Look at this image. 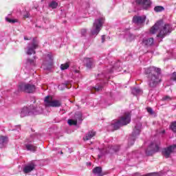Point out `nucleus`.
Returning <instances> with one entry per match:
<instances>
[{
  "label": "nucleus",
  "mask_w": 176,
  "mask_h": 176,
  "mask_svg": "<svg viewBox=\"0 0 176 176\" xmlns=\"http://www.w3.org/2000/svg\"><path fill=\"white\" fill-rule=\"evenodd\" d=\"M120 61H117L114 63V65H111L107 66L105 68L102 73L98 74L96 79L98 82L96 86L89 87V90H91L92 94H94V91H102L104 89V86L108 83V80L112 78V74L114 71H120Z\"/></svg>",
  "instance_id": "f257e3e1"
},
{
  "label": "nucleus",
  "mask_w": 176,
  "mask_h": 176,
  "mask_svg": "<svg viewBox=\"0 0 176 176\" xmlns=\"http://www.w3.org/2000/svg\"><path fill=\"white\" fill-rule=\"evenodd\" d=\"M144 74L146 75L148 86L151 89H155L162 82V69L159 67L151 66L144 68Z\"/></svg>",
  "instance_id": "f03ea898"
},
{
  "label": "nucleus",
  "mask_w": 176,
  "mask_h": 176,
  "mask_svg": "<svg viewBox=\"0 0 176 176\" xmlns=\"http://www.w3.org/2000/svg\"><path fill=\"white\" fill-rule=\"evenodd\" d=\"M160 30L159 34L157 35V38L163 39L166 35H170L173 32V26L170 23L164 25L163 20L157 21L150 30V34H155Z\"/></svg>",
  "instance_id": "7ed1b4c3"
},
{
  "label": "nucleus",
  "mask_w": 176,
  "mask_h": 176,
  "mask_svg": "<svg viewBox=\"0 0 176 176\" xmlns=\"http://www.w3.org/2000/svg\"><path fill=\"white\" fill-rule=\"evenodd\" d=\"M104 21V19L103 17L95 20L92 28L91 29V35H92V36H97V35L100 34Z\"/></svg>",
  "instance_id": "20e7f679"
},
{
  "label": "nucleus",
  "mask_w": 176,
  "mask_h": 176,
  "mask_svg": "<svg viewBox=\"0 0 176 176\" xmlns=\"http://www.w3.org/2000/svg\"><path fill=\"white\" fill-rule=\"evenodd\" d=\"M136 10H149L152 6L151 0H135Z\"/></svg>",
  "instance_id": "39448f33"
},
{
  "label": "nucleus",
  "mask_w": 176,
  "mask_h": 176,
  "mask_svg": "<svg viewBox=\"0 0 176 176\" xmlns=\"http://www.w3.org/2000/svg\"><path fill=\"white\" fill-rule=\"evenodd\" d=\"M36 89V87L34 85L30 83L21 82L18 85V91H23L24 93H28V94L34 93Z\"/></svg>",
  "instance_id": "423d86ee"
},
{
  "label": "nucleus",
  "mask_w": 176,
  "mask_h": 176,
  "mask_svg": "<svg viewBox=\"0 0 176 176\" xmlns=\"http://www.w3.org/2000/svg\"><path fill=\"white\" fill-rule=\"evenodd\" d=\"M38 45L39 43H38L37 38H34L32 39V41L28 44L26 54H28V56H31V54H35L36 53L35 50L38 49Z\"/></svg>",
  "instance_id": "0eeeda50"
},
{
  "label": "nucleus",
  "mask_w": 176,
  "mask_h": 176,
  "mask_svg": "<svg viewBox=\"0 0 176 176\" xmlns=\"http://www.w3.org/2000/svg\"><path fill=\"white\" fill-rule=\"evenodd\" d=\"M42 67L46 71H50L53 67V55L47 54L43 59Z\"/></svg>",
  "instance_id": "6e6552de"
},
{
  "label": "nucleus",
  "mask_w": 176,
  "mask_h": 176,
  "mask_svg": "<svg viewBox=\"0 0 176 176\" xmlns=\"http://www.w3.org/2000/svg\"><path fill=\"white\" fill-rule=\"evenodd\" d=\"M146 21V16H137L135 15L133 17V23L135 25H138V28H134L133 30H140V28H142L144 27V24H145V21Z\"/></svg>",
  "instance_id": "1a4fd4ad"
},
{
  "label": "nucleus",
  "mask_w": 176,
  "mask_h": 176,
  "mask_svg": "<svg viewBox=\"0 0 176 176\" xmlns=\"http://www.w3.org/2000/svg\"><path fill=\"white\" fill-rule=\"evenodd\" d=\"M160 149L159 147V144L151 142V143L148 145L147 148L145 150L146 156H152L155 155L157 152H158Z\"/></svg>",
  "instance_id": "9d476101"
},
{
  "label": "nucleus",
  "mask_w": 176,
  "mask_h": 176,
  "mask_svg": "<svg viewBox=\"0 0 176 176\" xmlns=\"http://www.w3.org/2000/svg\"><path fill=\"white\" fill-rule=\"evenodd\" d=\"M131 122V115L129 112L125 113L124 116L120 118V120L116 121V122L119 124V127H122V126H127Z\"/></svg>",
  "instance_id": "9b49d317"
},
{
  "label": "nucleus",
  "mask_w": 176,
  "mask_h": 176,
  "mask_svg": "<svg viewBox=\"0 0 176 176\" xmlns=\"http://www.w3.org/2000/svg\"><path fill=\"white\" fill-rule=\"evenodd\" d=\"M162 156L165 159H169L171 157V153H176V149L175 145H170L166 148H164L162 151Z\"/></svg>",
  "instance_id": "f8f14e48"
},
{
  "label": "nucleus",
  "mask_w": 176,
  "mask_h": 176,
  "mask_svg": "<svg viewBox=\"0 0 176 176\" xmlns=\"http://www.w3.org/2000/svg\"><path fill=\"white\" fill-rule=\"evenodd\" d=\"M44 102L45 104V107H52L54 108H58V107H61V102H60V100H53L50 98V96L45 98Z\"/></svg>",
  "instance_id": "ddd939ff"
},
{
  "label": "nucleus",
  "mask_w": 176,
  "mask_h": 176,
  "mask_svg": "<svg viewBox=\"0 0 176 176\" xmlns=\"http://www.w3.org/2000/svg\"><path fill=\"white\" fill-rule=\"evenodd\" d=\"M119 38H124L126 42H133V34L130 29H124L122 30L121 33H118Z\"/></svg>",
  "instance_id": "4468645a"
},
{
  "label": "nucleus",
  "mask_w": 176,
  "mask_h": 176,
  "mask_svg": "<svg viewBox=\"0 0 176 176\" xmlns=\"http://www.w3.org/2000/svg\"><path fill=\"white\" fill-rule=\"evenodd\" d=\"M142 129V123L138 121L135 125L133 132V141H135L136 138H138L140 134H141V130Z\"/></svg>",
  "instance_id": "2eb2a0df"
},
{
  "label": "nucleus",
  "mask_w": 176,
  "mask_h": 176,
  "mask_svg": "<svg viewBox=\"0 0 176 176\" xmlns=\"http://www.w3.org/2000/svg\"><path fill=\"white\" fill-rule=\"evenodd\" d=\"M21 118H25V116H32V111H31V106L24 107L21 109Z\"/></svg>",
  "instance_id": "dca6fc26"
},
{
  "label": "nucleus",
  "mask_w": 176,
  "mask_h": 176,
  "mask_svg": "<svg viewBox=\"0 0 176 176\" xmlns=\"http://www.w3.org/2000/svg\"><path fill=\"white\" fill-rule=\"evenodd\" d=\"M142 43L143 46L149 47V46H152L155 43V39L152 37H144L142 39Z\"/></svg>",
  "instance_id": "f3484780"
},
{
  "label": "nucleus",
  "mask_w": 176,
  "mask_h": 176,
  "mask_svg": "<svg viewBox=\"0 0 176 176\" xmlns=\"http://www.w3.org/2000/svg\"><path fill=\"white\" fill-rule=\"evenodd\" d=\"M30 109L32 111V116L34 115H41L43 113V108L42 107H35L34 104L30 105Z\"/></svg>",
  "instance_id": "a211bd4d"
},
{
  "label": "nucleus",
  "mask_w": 176,
  "mask_h": 176,
  "mask_svg": "<svg viewBox=\"0 0 176 176\" xmlns=\"http://www.w3.org/2000/svg\"><path fill=\"white\" fill-rule=\"evenodd\" d=\"M36 166V165H35V162H34L29 163L23 168V173H25V174H28V173H31V171L35 169Z\"/></svg>",
  "instance_id": "6ab92c4d"
},
{
  "label": "nucleus",
  "mask_w": 176,
  "mask_h": 176,
  "mask_svg": "<svg viewBox=\"0 0 176 176\" xmlns=\"http://www.w3.org/2000/svg\"><path fill=\"white\" fill-rule=\"evenodd\" d=\"M118 129H120V127L116 121H113L111 124L107 126V131H115V130H118Z\"/></svg>",
  "instance_id": "aec40b11"
},
{
  "label": "nucleus",
  "mask_w": 176,
  "mask_h": 176,
  "mask_svg": "<svg viewBox=\"0 0 176 176\" xmlns=\"http://www.w3.org/2000/svg\"><path fill=\"white\" fill-rule=\"evenodd\" d=\"M84 64H85L87 68H93V65H94V60L93 58H86L84 59Z\"/></svg>",
  "instance_id": "412c9836"
},
{
  "label": "nucleus",
  "mask_w": 176,
  "mask_h": 176,
  "mask_svg": "<svg viewBox=\"0 0 176 176\" xmlns=\"http://www.w3.org/2000/svg\"><path fill=\"white\" fill-rule=\"evenodd\" d=\"M142 89L140 87H133V94L136 96L137 100H139L140 96H142Z\"/></svg>",
  "instance_id": "4be33fe9"
},
{
  "label": "nucleus",
  "mask_w": 176,
  "mask_h": 176,
  "mask_svg": "<svg viewBox=\"0 0 176 176\" xmlns=\"http://www.w3.org/2000/svg\"><path fill=\"white\" fill-rule=\"evenodd\" d=\"M58 6V0H51L48 3V9H57Z\"/></svg>",
  "instance_id": "5701e85b"
},
{
  "label": "nucleus",
  "mask_w": 176,
  "mask_h": 176,
  "mask_svg": "<svg viewBox=\"0 0 176 176\" xmlns=\"http://www.w3.org/2000/svg\"><path fill=\"white\" fill-rule=\"evenodd\" d=\"M94 135H96V131H89L85 137L84 138V141H89V140H91V138H93V137H94Z\"/></svg>",
  "instance_id": "b1692460"
},
{
  "label": "nucleus",
  "mask_w": 176,
  "mask_h": 176,
  "mask_svg": "<svg viewBox=\"0 0 176 176\" xmlns=\"http://www.w3.org/2000/svg\"><path fill=\"white\" fill-rule=\"evenodd\" d=\"M26 151H30V152H36V146H34L32 144H25Z\"/></svg>",
  "instance_id": "393cba45"
},
{
  "label": "nucleus",
  "mask_w": 176,
  "mask_h": 176,
  "mask_svg": "<svg viewBox=\"0 0 176 176\" xmlns=\"http://www.w3.org/2000/svg\"><path fill=\"white\" fill-rule=\"evenodd\" d=\"M69 85V81L66 80L64 83H62L58 86L59 90H64L65 89H69L68 85Z\"/></svg>",
  "instance_id": "a878e982"
},
{
  "label": "nucleus",
  "mask_w": 176,
  "mask_h": 176,
  "mask_svg": "<svg viewBox=\"0 0 176 176\" xmlns=\"http://www.w3.org/2000/svg\"><path fill=\"white\" fill-rule=\"evenodd\" d=\"M12 17V14H9L6 17V21L8 23H10V24H14V23H19V19H10Z\"/></svg>",
  "instance_id": "bb28decb"
},
{
  "label": "nucleus",
  "mask_w": 176,
  "mask_h": 176,
  "mask_svg": "<svg viewBox=\"0 0 176 176\" xmlns=\"http://www.w3.org/2000/svg\"><path fill=\"white\" fill-rule=\"evenodd\" d=\"M36 59V56H34L33 59L28 58L26 60V64H29L30 65H32V67H35V60Z\"/></svg>",
  "instance_id": "cd10ccee"
},
{
  "label": "nucleus",
  "mask_w": 176,
  "mask_h": 176,
  "mask_svg": "<svg viewBox=\"0 0 176 176\" xmlns=\"http://www.w3.org/2000/svg\"><path fill=\"white\" fill-rule=\"evenodd\" d=\"M75 120L78 121L79 123H82V113L76 112L74 115Z\"/></svg>",
  "instance_id": "c85d7f7f"
},
{
  "label": "nucleus",
  "mask_w": 176,
  "mask_h": 176,
  "mask_svg": "<svg viewBox=\"0 0 176 176\" xmlns=\"http://www.w3.org/2000/svg\"><path fill=\"white\" fill-rule=\"evenodd\" d=\"M0 144L1 145H6V144H8V137L1 136L0 137Z\"/></svg>",
  "instance_id": "c756f323"
},
{
  "label": "nucleus",
  "mask_w": 176,
  "mask_h": 176,
  "mask_svg": "<svg viewBox=\"0 0 176 176\" xmlns=\"http://www.w3.org/2000/svg\"><path fill=\"white\" fill-rule=\"evenodd\" d=\"M164 10V7L162 6H157L154 8V11L156 13H160V12H163Z\"/></svg>",
  "instance_id": "7c9ffc66"
},
{
  "label": "nucleus",
  "mask_w": 176,
  "mask_h": 176,
  "mask_svg": "<svg viewBox=\"0 0 176 176\" xmlns=\"http://www.w3.org/2000/svg\"><path fill=\"white\" fill-rule=\"evenodd\" d=\"M93 173L94 174H100L102 173V168H101V166H96L93 169Z\"/></svg>",
  "instance_id": "2f4dec72"
},
{
  "label": "nucleus",
  "mask_w": 176,
  "mask_h": 176,
  "mask_svg": "<svg viewBox=\"0 0 176 176\" xmlns=\"http://www.w3.org/2000/svg\"><path fill=\"white\" fill-rule=\"evenodd\" d=\"M69 68V63H66L60 65L61 71H64L65 69H68Z\"/></svg>",
  "instance_id": "473e14b6"
},
{
  "label": "nucleus",
  "mask_w": 176,
  "mask_h": 176,
  "mask_svg": "<svg viewBox=\"0 0 176 176\" xmlns=\"http://www.w3.org/2000/svg\"><path fill=\"white\" fill-rule=\"evenodd\" d=\"M78 122L76 119L75 120H68L67 123L69 126H76L78 124Z\"/></svg>",
  "instance_id": "72a5a7b5"
},
{
  "label": "nucleus",
  "mask_w": 176,
  "mask_h": 176,
  "mask_svg": "<svg viewBox=\"0 0 176 176\" xmlns=\"http://www.w3.org/2000/svg\"><path fill=\"white\" fill-rule=\"evenodd\" d=\"M111 151H113L114 152H118L120 149V146L119 145H114L111 146Z\"/></svg>",
  "instance_id": "f704fd0d"
},
{
  "label": "nucleus",
  "mask_w": 176,
  "mask_h": 176,
  "mask_svg": "<svg viewBox=\"0 0 176 176\" xmlns=\"http://www.w3.org/2000/svg\"><path fill=\"white\" fill-rule=\"evenodd\" d=\"M170 130L176 133V121L173 122L170 124Z\"/></svg>",
  "instance_id": "c9c22d12"
},
{
  "label": "nucleus",
  "mask_w": 176,
  "mask_h": 176,
  "mask_svg": "<svg viewBox=\"0 0 176 176\" xmlns=\"http://www.w3.org/2000/svg\"><path fill=\"white\" fill-rule=\"evenodd\" d=\"M56 128L54 127H51L49 129V134L50 135H53V134H56Z\"/></svg>",
  "instance_id": "e433bc0d"
},
{
  "label": "nucleus",
  "mask_w": 176,
  "mask_h": 176,
  "mask_svg": "<svg viewBox=\"0 0 176 176\" xmlns=\"http://www.w3.org/2000/svg\"><path fill=\"white\" fill-rule=\"evenodd\" d=\"M163 101H171V100H173V98H171V97H170L169 96H166L164 98H162Z\"/></svg>",
  "instance_id": "4c0bfd02"
},
{
  "label": "nucleus",
  "mask_w": 176,
  "mask_h": 176,
  "mask_svg": "<svg viewBox=\"0 0 176 176\" xmlns=\"http://www.w3.org/2000/svg\"><path fill=\"white\" fill-rule=\"evenodd\" d=\"M86 34H87V30L82 29L81 30V36H86Z\"/></svg>",
  "instance_id": "58836bf2"
},
{
  "label": "nucleus",
  "mask_w": 176,
  "mask_h": 176,
  "mask_svg": "<svg viewBox=\"0 0 176 176\" xmlns=\"http://www.w3.org/2000/svg\"><path fill=\"white\" fill-rule=\"evenodd\" d=\"M146 111L148 113H150V115H153L154 113L153 109L151 107H147Z\"/></svg>",
  "instance_id": "ea45409f"
},
{
  "label": "nucleus",
  "mask_w": 176,
  "mask_h": 176,
  "mask_svg": "<svg viewBox=\"0 0 176 176\" xmlns=\"http://www.w3.org/2000/svg\"><path fill=\"white\" fill-rule=\"evenodd\" d=\"M30 12H26L25 14L23 15V17H25V19H28V17H30Z\"/></svg>",
  "instance_id": "a19ab883"
},
{
  "label": "nucleus",
  "mask_w": 176,
  "mask_h": 176,
  "mask_svg": "<svg viewBox=\"0 0 176 176\" xmlns=\"http://www.w3.org/2000/svg\"><path fill=\"white\" fill-rule=\"evenodd\" d=\"M128 144L129 145H130L131 146V145H133V142H131V138H129L128 139Z\"/></svg>",
  "instance_id": "79ce46f5"
},
{
  "label": "nucleus",
  "mask_w": 176,
  "mask_h": 176,
  "mask_svg": "<svg viewBox=\"0 0 176 176\" xmlns=\"http://www.w3.org/2000/svg\"><path fill=\"white\" fill-rule=\"evenodd\" d=\"M43 21L47 24V23H50V20L47 18H43Z\"/></svg>",
  "instance_id": "37998d69"
},
{
  "label": "nucleus",
  "mask_w": 176,
  "mask_h": 176,
  "mask_svg": "<svg viewBox=\"0 0 176 176\" xmlns=\"http://www.w3.org/2000/svg\"><path fill=\"white\" fill-rule=\"evenodd\" d=\"M105 42V35L102 36V43H104Z\"/></svg>",
  "instance_id": "c03bdc74"
},
{
  "label": "nucleus",
  "mask_w": 176,
  "mask_h": 176,
  "mask_svg": "<svg viewBox=\"0 0 176 176\" xmlns=\"http://www.w3.org/2000/svg\"><path fill=\"white\" fill-rule=\"evenodd\" d=\"M34 9H36V10H37V11L38 12V10H39V7H38V6L34 7Z\"/></svg>",
  "instance_id": "a18cd8bd"
},
{
  "label": "nucleus",
  "mask_w": 176,
  "mask_h": 176,
  "mask_svg": "<svg viewBox=\"0 0 176 176\" xmlns=\"http://www.w3.org/2000/svg\"><path fill=\"white\" fill-rule=\"evenodd\" d=\"M102 155H103L102 153H100V154L98 155L99 159H100V157L102 156Z\"/></svg>",
  "instance_id": "49530a36"
},
{
  "label": "nucleus",
  "mask_w": 176,
  "mask_h": 176,
  "mask_svg": "<svg viewBox=\"0 0 176 176\" xmlns=\"http://www.w3.org/2000/svg\"><path fill=\"white\" fill-rule=\"evenodd\" d=\"M24 40L25 41H28V38L27 36H24Z\"/></svg>",
  "instance_id": "de8ad7c7"
},
{
  "label": "nucleus",
  "mask_w": 176,
  "mask_h": 176,
  "mask_svg": "<svg viewBox=\"0 0 176 176\" xmlns=\"http://www.w3.org/2000/svg\"><path fill=\"white\" fill-rule=\"evenodd\" d=\"M74 72H75V74H79V71L78 70H75Z\"/></svg>",
  "instance_id": "09e8293b"
},
{
  "label": "nucleus",
  "mask_w": 176,
  "mask_h": 176,
  "mask_svg": "<svg viewBox=\"0 0 176 176\" xmlns=\"http://www.w3.org/2000/svg\"><path fill=\"white\" fill-rule=\"evenodd\" d=\"M131 94H133V88H131Z\"/></svg>",
  "instance_id": "8fccbe9b"
},
{
  "label": "nucleus",
  "mask_w": 176,
  "mask_h": 176,
  "mask_svg": "<svg viewBox=\"0 0 176 176\" xmlns=\"http://www.w3.org/2000/svg\"><path fill=\"white\" fill-rule=\"evenodd\" d=\"M89 166H91V163L89 162Z\"/></svg>",
  "instance_id": "3c124183"
},
{
  "label": "nucleus",
  "mask_w": 176,
  "mask_h": 176,
  "mask_svg": "<svg viewBox=\"0 0 176 176\" xmlns=\"http://www.w3.org/2000/svg\"><path fill=\"white\" fill-rule=\"evenodd\" d=\"M60 154L63 155V151H60Z\"/></svg>",
  "instance_id": "603ef678"
},
{
  "label": "nucleus",
  "mask_w": 176,
  "mask_h": 176,
  "mask_svg": "<svg viewBox=\"0 0 176 176\" xmlns=\"http://www.w3.org/2000/svg\"><path fill=\"white\" fill-rule=\"evenodd\" d=\"M148 23H149V21H147L146 24H148Z\"/></svg>",
  "instance_id": "864d4df0"
},
{
  "label": "nucleus",
  "mask_w": 176,
  "mask_h": 176,
  "mask_svg": "<svg viewBox=\"0 0 176 176\" xmlns=\"http://www.w3.org/2000/svg\"><path fill=\"white\" fill-rule=\"evenodd\" d=\"M84 45H85V46H86V43H84Z\"/></svg>",
  "instance_id": "5fc2aeb1"
},
{
  "label": "nucleus",
  "mask_w": 176,
  "mask_h": 176,
  "mask_svg": "<svg viewBox=\"0 0 176 176\" xmlns=\"http://www.w3.org/2000/svg\"><path fill=\"white\" fill-rule=\"evenodd\" d=\"M110 96H111V97H112V95H111V94H110Z\"/></svg>",
  "instance_id": "6e6d98bb"
},
{
  "label": "nucleus",
  "mask_w": 176,
  "mask_h": 176,
  "mask_svg": "<svg viewBox=\"0 0 176 176\" xmlns=\"http://www.w3.org/2000/svg\"><path fill=\"white\" fill-rule=\"evenodd\" d=\"M162 133H165V131H163V132Z\"/></svg>",
  "instance_id": "4d7b16f0"
}]
</instances>
